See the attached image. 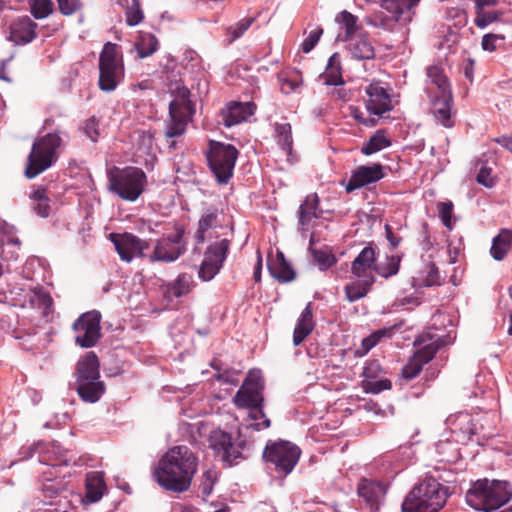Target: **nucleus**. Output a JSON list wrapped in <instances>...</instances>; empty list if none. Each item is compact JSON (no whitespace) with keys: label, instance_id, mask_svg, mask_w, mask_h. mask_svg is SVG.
Listing matches in <instances>:
<instances>
[{"label":"nucleus","instance_id":"13d9d810","mask_svg":"<svg viewBox=\"0 0 512 512\" xmlns=\"http://www.w3.org/2000/svg\"><path fill=\"white\" fill-rule=\"evenodd\" d=\"M504 39L503 35L488 33L482 37L481 46L483 50L493 52L497 49V42L504 41Z\"/></svg>","mask_w":512,"mask_h":512},{"label":"nucleus","instance_id":"bb28decb","mask_svg":"<svg viewBox=\"0 0 512 512\" xmlns=\"http://www.w3.org/2000/svg\"><path fill=\"white\" fill-rule=\"evenodd\" d=\"M430 89L437 91L438 94L452 91L449 79L441 65L435 64L426 68L425 92L427 95Z\"/></svg>","mask_w":512,"mask_h":512},{"label":"nucleus","instance_id":"7ed1b4c3","mask_svg":"<svg viewBox=\"0 0 512 512\" xmlns=\"http://www.w3.org/2000/svg\"><path fill=\"white\" fill-rule=\"evenodd\" d=\"M449 495L448 487L436 478L426 476L405 497L402 512H439Z\"/></svg>","mask_w":512,"mask_h":512},{"label":"nucleus","instance_id":"a18cd8bd","mask_svg":"<svg viewBox=\"0 0 512 512\" xmlns=\"http://www.w3.org/2000/svg\"><path fill=\"white\" fill-rule=\"evenodd\" d=\"M336 21L345 27V40L351 38L358 30L357 17L346 10L336 16Z\"/></svg>","mask_w":512,"mask_h":512},{"label":"nucleus","instance_id":"4c0bfd02","mask_svg":"<svg viewBox=\"0 0 512 512\" xmlns=\"http://www.w3.org/2000/svg\"><path fill=\"white\" fill-rule=\"evenodd\" d=\"M33 201L35 212L41 217H48L50 214V199L47 195L46 188L39 186L30 195Z\"/></svg>","mask_w":512,"mask_h":512},{"label":"nucleus","instance_id":"9b49d317","mask_svg":"<svg viewBox=\"0 0 512 512\" xmlns=\"http://www.w3.org/2000/svg\"><path fill=\"white\" fill-rule=\"evenodd\" d=\"M414 345L419 346V348L402 369V377L406 380L416 378L422 371L423 366L430 362L438 350L445 345V341L431 333H423L415 339Z\"/></svg>","mask_w":512,"mask_h":512},{"label":"nucleus","instance_id":"6e6d98bb","mask_svg":"<svg viewBox=\"0 0 512 512\" xmlns=\"http://www.w3.org/2000/svg\"><path fill=\"white\" fill-rule=\"evenodd\" d=\"M323 34V29L321 27H317L314 30L310 31L309 35L303 40L301 44V49L304 53L311 52L316 44L319 42L321 36Z\"/></svg>","mask_w":512,"mask_h":512},{"label":"nucleus","instance_id":"f03ea898","mask_svg":"<svg viewBox=\"0 0 512 512\" xmlns=\"http://www.w3.org/2000/svg\"><path fill=\"white\" fill-rule=\"evenodd\" d=\"M466 503L483 512H512V504L497 511L512 499V486L503 480L478 479L465 495Z\"/></svg>","mask_w":512,"mask_h":512},{"label":"nucleus","instance_id":"f8f14e48","mask_svg":"<svg viewBox=\"0 0 512 512\" xmlns=\"http://www.w3.org/2000/svg\"><path fill=\"white\" fill-rule=\"evenodd\" d=\"M301 455V450L288 441H279L267 445L263 457L273 464L276 473L285 477L292 472Z\"/></svg>","mask_w":512,"mask_h":512},{"label":"nucleus","instance_id":"de8ad7c7","mask_svg":"<svg viewBox=\"0 0 512 512\" xmlns=\"http://www.w3.org/2000/svg\"><path fill=\"white\" fill-rule=\"evenodd\" d=\"M33 295V301L38 305V307L43 308V314L45 316L52 312L53 300L48 291L42 287L35 288L33 290Z\"/></svg>","mask_w":512,"mask_h":512},{"label":"nucleus","instance_id":"4be33fe9","mask_svg":"<svg viewBox=\"0 0 512 512\" xmlns=\"http://www.w3.org/2000/svg\"><path fill=\"white\" fill-rule=\"evenodd\" d=\"M376 261V249L371 245L364 247L351 262L352 275L356 278L374 277Z\"/></svg>","mask_w":512,"mask_h":512},{"label":"nucleus","instance_id":"f257e3e1","mask_svg":"<svg viewBox=\"0 0 512 512\" xmlns=\"http://www.w3.org/2000/svg\"><path fill=\"white\" fill-rule=\"evenodd\" d=\"M198 469V458L185 445L173 446L153 470L154 480L166 491L184 493L191 487Z\"/></svg>","mask_w":512,"mask_h":512},{"label":"nucleus","instance_id":"09e8293b","mask_svg":"<svg viewBox=\"0 0 512 512\" xmlns=\"http://www.w3.org/2000/svg\"><path fill=\"white\" fill-rule=\"evenodd\" d=\"M217 479L218 475L216 470L208 469L203 472L200 479L199 489L201 490L204 498L208 497L212 493Z\"/></svg>","mask_w":512,"mask_h":512},{"label":"nucleus","instance_id":"49530a36","mask_svg":"<svg viewBox=\"0 0 512 512\" xmlns=\"http://www.w3.org/2000/svg\"><path fill=\"white\" fill-rule=\"evenodd\" d=\"M31 13L36 19H43L49 16L53 11V2L51 0H29Z\"/></svg>","mask_w":512,"mask_h":512},{"label":"nucleus","instance_id":"20e7f679","mask_svg":"<svg viewBox=\"0 0 512 512\" xmlns=\"http://www.w3.org/2000/svg\"><path fill=\"white\" fill-rule=\"evenodd\" d=\"M99 368V359L92 351L86 353L76 364V390L84 402L95 403L105 392Z\"/></svg>","mask_w":512,"mask_h":512},{"label":"nucleus","instance_id":"f3484780","mask_svg":"<svg viewBox=\"0 0 512 512\" xmlns=\"http://www.w3.org/2000/svg\"><path fill=\"white\" fill-rule=\"evenodd\" d=\"M264 385L261 377L253 372H249L242 386L233 397V403L238 408H253L263 405L262 391Z\"/></svg>","mask_w":512,"mask_h":512},{"label":"nucleus","instance_id":"69168bd1","mask_svg":"<svg viewBox=\"0 0 512 512\" xmlns=\"http://www.w3.org/2000/svg\"><path fill=\"white\" fill-rule=\"evenodd\" d=\"M59 490L60 489H59L58 485L52 481H48L47 483H44L43 487H42V492H43L44 496L47 498L56 497L59 493Z\"/></svg>","mask_w":512,"mask_h":512},{"label":"nucleus","instance_id":"aec40b11","mask_svg":"<svg viewBox=\"0 0 512 512\" xmlns=\"http://www.w3.org/2000/svg\"><path fill=\"white\" fill-rule=\"evenodd\" d=\"M384 371L377 360L367 361L362 372L364 380L362 388L367 393L378 394L384 390H389L392 383L384 377Z\"/></svg>","mask_w":512,"mask_h":512},{"label":"nucleus","instance_id":"5701e85b","mask_svg":"<svg viewBox=\"0 0 512 512\" xmlns=\"http://www.w3.org/2000/svg\"><path fill=\"white\" fill-rule=\"evenodd\" d=\"M255 108L252 102H231L220 111L221 121L226 127H232L253 115Z\"/></svg>","mask_w":512,"mask_h":512},{"label":"nucleus","instance_id":"0e129e2a","mask_svg":"<svg viewBox=\"0 0 512 512\" xmlns=\"http://www.w3.org/2000/svg\"><path fill=\"white\" fill-rule=\"evenodd\" d=\"M280 89L285 94L294 92L301 84L298 78H279Z\"/></svg>","mask_w":512,"mask_h":512},{"label":"nucleus","instance_id":"393cba45","mask_svg":"<svg viewBox=\"0 0 512 512\" xmlns=\"http://www.w3.org/2000/svg\"><path fill=\"white\" fill-rule=\"evenodd\" d=\"M37 24L28 16L14 21L10 27V39L17 45H24L36 37Z\"/></svg>","mask_w":512,"mask_h":512},{"label":"nucleus","instance_id":"774afa93","mask_svg":"<svg viewBox=\"0 0 512 512\" xmlns=\"http://www.w3.org/2000/svg\"><path fill=\"white\" fill-rule=\"evenodd\" d=\"M349 109L350 115L353 117V119L359 124L363 125L366 117L364 116V113L361 111V109L356 106H350Z\"/></svg>","mask_w":512,"mask_h":512},{"label":"nucleus","instance_id":"bf43d9fd","mask_svg":"<svg viewBox=\"0 0 512 512\" xmlns=\"http://www.w3.org/2000/svg\"><path fill=\"white\" fill-rule=\"evenodd\" d=\"M239 446H234V444L231 442V449H226V451L223 453L222 460L224 462H227L230 466L233 464H236L238 460L244 459V456L242 452L240 451Z\"/></svg>","mask_w":512,"mask_h":512},{"label":"nucleus","instance_id":"5fc2aeb1","mask_svg":"<svg viewBox=\"0 0 512 512\" xmlns=\"http://www.w3.org/2000/svg\"><path fill=\"white\" fill-rule=\"evenodd\" d=\"M425 275L421 279L424 286L430 287L434 285H441L442 278L435 263H429L424 271Z\"/></svg>","mask_w":512,"mask_h":512},{"label":"nucleus","instance_id":"7c9ffc66","mask_svg":"<svg viewBox=\"0 0 512 512\" xmlns=\"http://www.w3.org/2000/svg\"><path fill=\"white\" fill-rule=\"evenodd\" d=\"M217 226H219L218 210L215 208L206 209L198 221V229L194 236L196 244H203L206 240V232Z\"/></svg>","mask_w":512,"mask_h":512},{"label":"nucleus","instance_id":"0eeeda50","mask_svg":"<svg viewBox=\"0 0 512 512\" xmlns=\"http://www.w3.org/2000/svg\"><path fill=\"white\" fill-rule=\"evenodd\" d=\"M190 94V90L185 86L177 87L175 90V98L169 104V117L165 121L166 138H178L186 132L187 125L196 112Z\"/></svg>","mask_w":512,"mask_h":512},{"label":"nucleus","instance_id":"e2e57ef3","mask_svg":"<svg viewBox=\"0 0 512 512\" xmlns=\"http://www.w3.org/2000/svg\"><path fill=\"white\" fill-rule=\"evenodd\" d=\"M59 10L64 15H71L81 7L80 0H58Z\"/></svg>","mask_w":512,"mask_h":512},{"label":"nucleus","instance_id":"a19ab883","mask_svg":"<svg viewBox=\"0 0 512 512\" xmlns=\"http://www.w3.org/2000/svg\"><path fill=\"white\" fill-rule=\"evenodd\" d=\"M194 286L193 277L190 274L182 273L169 285L168 291L176 298L188 294Z\"/></svg>","mask_w":512,"mask_h":512},{"label":"nucleus","instance_id":"6ab92c4d","mask_svg":"<svg viewBox=\"0 0 512 512\" xmlns=\"http://www.w3.org/2000/svg\"><path fill=\"white\" fill-rule=\"evenodd\" d=\"M385 176L384 166L380 163L358 166L352 171L351 177L345 185V190L347 193H351L356 189L376 183Z\"/></svg>","mask_w":512,"mask_h":512},{"label":"nucleus","instance_id":"338daca9","mask_svg":"<svg viewBox=\"0 0 512 512\" xmlns=\"http://www.w3.org/2000/svg\"><path fill=\"white\" fill-rule=\"evenodd\" d=\"M385 234H386L387 240L389 241V243L393 249H395L396 247L399 246L402 239H401V237H398L393 233L392 227L389 224L385 225Z\"/></svg>","mask_w":512,"mask_h":512},{"label":"nucleus","instance_id":"8fccbe9b","mask_svg":"<svg viewBox=\"0 0 512 512\" xmlns=\"http://www.w3.org/2000/svg\"><path fill=\"white\" fill-rule=\"evenodd\" d=\"M254 20L253 17L243 18L235 25L227 28V33L230 35L228 43L230 44L240 38L250 28Z\"/></svg>","mask_w":512,"mask_h":512},{"label":"nucleus","instance_id":"37998d69","mask_svg":"<svg viewBox=\"0 0 512 512\" xmlns=\"http://www.w3.org/2000/svg\"><path fill=\"white\" fill-rule=\"evenodd\" d=\"M485 8L486 7L475 8L474 24L481 29L487 27L488 25L494 22L499 21L503 15L502 11H488Z\"/></svg>","mask_w":512,"mask_h":512},{"label":"nucleus","instance_id":"39448f33","mask_svg":"<svg viewBox=\"0 0 512 512\" xmlns=\"http://www.w3.org/2000/svg\"><path fill=\"white\" fill-rule=\"evenodd\" d=\"M108 189L119 198L134 202L144 192L147 183L145 172L138 167L113 166L107 172Z\"/></svg>","mask_w":512,"mask_h":512},{"label":"nucleus","instance_id":"ea45409f","mask_svg":"<svg viewBox=\"0 0 512 512\" xmlns=\"http://www.w3.org/2000/svg\"><path fill=\"white\" fill-rule=\"evenodd\" d=\"M392 335L391 328H383L372 332L369 336L362 339L361 349L356 351V355L364 356L374 348L383 338H389Z\"/></svg>","mask_w":512,"mask_h":512},{"label":"nucleus","instance_id":"58836bf2","mask_svg":"<svg viewBox=\"0 0 512 512\" xmlns=\"http://www.w3.org/2000/svg\"><path fill=\"white\" fill-rule=\"evenodd\" d=\"M350 50L353 57L359 60H370L375 57L374 47L366 37H359L355 39L351 44Z\"/></svg>","mask_w":512,"mask_h":512},{"label":"nucleus","instance_id":"a878e982","mask_svg":"<svg viewBox=\"0 0 512 512\" xmlns=\"http://www.w3.org/2000/svg\"><path fill=\"white\" fill-rule=\"evenodd\" d=\"M267 265L271 276L279 282H291L296 277V272L281 251H277L274 258H269Z\"/></svg>","mask_w":512,"mask_h":512},{"label":"nucleus","instance_id":"2f4dec72","mask_svg":"<svg viewBox=\"0 0 512 512\" xmlns=\"http://www.w3.org/2000/svg\"><path fill=\"white\" fill-rule=\"evenodd\" d=\"M106 490L104 474L100 471H94L87 474L86 477V497L90 502L99 501Z\"/></svg>","mask_w":512,"mask_h":512},{"label":"nucleus","instance_id":"603ef678","mask_svg":"<svg viewBox=\"0 0 512 512\" xmlns=\"http://www.w3.org/2000/svg\"><path fill=\"white\" fill-rule=\"evenodd\" d=\"M275 131L278 136V142L284 149L290 150L293 143L291 125L289 123H277L275 125Z\"/></svg>","mask_w":512,"mask_h":512},{"label":"nucleus","instance_id":"864d4df0","mask_svg":"<svg viewBox=\"0 0 512 512\" xmlns=\"http://www.w3.org/2000/svg\"><path fill=\"white\" fill-rule=\"evenodd\" d=\"M453 207L454 206L451 201L437 203L439 217L443 225L450 231L453 229L454 226L452 221Z\"/></svg>","mask_w":512,"mask_h":512},{"label":"nucleus","instance_id":"b1692460","mask_svg":"<svg viewBox=\"0 0 512 512\" xmlns=\"http://www.w3.org/2000/svg\"><path fill=\"white\" fill-rule=\"evenodd\" d=\"M357 493L373 510L378 508L380 500L386 493V488L379 481L363 478L358 484Z\"/></svg>","mask_w":512,"mask_h":512},{"label":"nucleus","instance_id":"72a5a7b5","mask_svg":"<svg viewBox=\"0 0 512 512\" xmlns=\"http://www.w3.org/2000/svg\"><path fill=\"white\" fill-rule=\"evenodd\" d=\"M511 246L512 230L501 229L499 234L493 238L490 254L495 260L502 261L508 254Z\"/></svg>","mask_w":512,"mask_h":512},{"label":"nucleus","instance_id":"ddd939ff","mask_svg":"<svg viewBox=\"0 0 512 512\" xmlns=\"http://www.w3.org/2000/svg\"><path fill=\"white\" fill-rule=\"evenodd\" d=\"M184 234L183 226L175 225L173 234L163 236L156 241L153 252L148 254V261L150 263L176 261L186 250L183 242Z\"/></svg>","mask_w":512,"mask_h":512},{"label":"nucleus","instance_id":"e433bc0d","mask_svg":"<svg viewBox=\"0 0 512 512\" xmlns=\"http://www.w3.org/2000/svg\"><path fill=\"white\" fill-rule=\"evenodd\" d=\"M158 44V39L155 35L141 33L135 43V48L140 58H146L157 51Z\"/></svg>","mask_w":512,"mask_h":512},{"label":"nucleus","instance_id":"4d7b16f0","mask_svg":"<svg viewBox=\"0 0 512 512\" xmlns=\"http://www.w3.org/2000/svg\"><path fill=\"white\" fill-rule=\"evenodd\" d=\"M250 410V413H249V416L255 420V421H258V420H263L261 423H256V429L257 430H260V429H263V428H269L270 425H271V422L268 418H266L265 416V413L263 411V405L262 406H259V407H253V408H249Z\"/></svg>","mask_w":512,"mask_h":512},{"label":"nucleus","instance_id":"1a4fd4ad","mask_svg":"<svg viewBox=\"0 0 512 512\" xmlns=\"http://www.w3.org/2000/svg\"><path fill=\"white\" fill-rule=\"evenodd\" d=\"M238 154L234 145L210 140L205 155L208 167L219 184H228L232 178Z\"/></svg>","mask_w":512,"mask_h":512},{"label":"nucleus","instance_id":"412c9836","mask_svg":"<svg viewBox=\"0 0 512 512\" xmlns=\"http://www.w3.org/2000/svg\"><path fill=\"white\" fill-rule=\"evenodd\" d=\"M365 93L367 95L365 106L371 114L382 116L393 109L391 97L387 89L382 87L379 82L370 83L365 88Z\"/></svg>","mask_w":512,"mask_h":512},{"label":"nucleus","instance_id":"f704fd0d","mask_svg":"<svg viewBox=\"0 0 512 512\" xmlns=\"http://www.w3.org/2000/svg\"><path fill=\"white\" fill-rule=\"evenodd\" d=\"M319 197L316 193L307 195L305 201L299 207V223L308 225L313 218L319 217Z\"/></svg>","mask_w":512,"mask_h":512},{"label":"nucleus","instance_id":"423d86ee","mask_svg":"<svg viewBox=\"0 0 512 512\" xmlns=\"http://www.w3.org/2000/svg\"><path fill=\"white\" fill-rule=\"evenodd\" d=\"M62 139L57 133H48L38 138L32 145L27 158L24 175L33 179L48 170L58 160V149Z\"/></svg>","mask_w":512,"mask_h":512},{"label":"nucleus","instance_id":"6e6552de","mask_svg":"<svg viewBox=\"0 0 512 512\" xmlns=\"http://www.w3.org/2000/svg\"><path fill=\"white\" fill-rule=\"evenodd\" d=\"M124 78L123 55L117 44L107 42L99 56V81L102 91L112 92Z\"/></svg>","mask_w":512,"mask_h":512},{"label":"nucleus","instance_id":"cd10ccee","mask_svg":"<svg viewBox=\"0 0 512 512\" xmlns=\"http://www.w3.org/2000/svg\"><path fill=\"white\" fill-rule=\"evenodd\" d=\"M312 305L308 303L302 311L293 332V344L300 345L314 330Z\"/></svg>","mask_w":512,"mask_h":512},{"label":"nucleus","instance_id":"680f3d73","mask_svg":"<svg viewBox=\"0 0 512 512\" xmlns=\"http://www.w3.org/2000/svg\"><path fill=\"white\" fill-rule=\"evenodd\" d=\"M83 130L91 141L96 142L98 140L100 135L98 130V121L94 117L85 121Z\"/></svg>","mask_w":512,"mask_h":512},{"label":"nucleus","instance_id":"a211bd4d","mask_svg":"<svg viewBox=\"0 0 512 512\" xmlns=\"http://www.w3.org/2000/svg\"><path fill=\"white\" fill-rule=\"evenodd\" d=\"M430 112L435 121L445 128H452L455 125L453 110L454 101L452 91L438 94L437 91L428 90Z\"/></svg>","mask_w":512,"mask_h":512},{"label":"nucleus","instance_id":"c756f323","mask_svg":"<svg viewBox=\"0 0 512 512\" xmlns=\"http://www.w3.org/2000/svg\"><path fill=\"white\" fill-rule=\"evenodd\" d=\"M375 277L357 278L349 282L344 287L346 299L349 302H355L364 298L375 283Z\"/></svg>","mask_w":512,"mask_h":512},{"label":"nucleus","instance_id":"c03bdc74","mask_svg":"<svg viewBox=\"0 0 512 512\" xmlns=\"http://www.w3.org/2000/svg\"><path fill=\"white\" fill-rule=\"evenodd\" d=\"M401 257L398 255H391L386 258L385 263L377 264L375 267V272L383 277L389 278L391 276L396 275L399 272Z\"/></svg>","mask_w":512,"mask_h":512},{"label":"nucleus","instance_id":"473e14b6","mask_svg":"<svg viewBox=\"0 0 512 512\" xmlns=\"http://www.w3.org/2000/svg\"><path fill=\"white\" fill-rule=\"evenodd\" d=\"M320 79L326 85L338 86L344 84L340 56L334 53L330 56L326 69L320 74Z\"/></svg>","mask_w":512,"mask_h":512},{"label":"nucleus","instance_id":"2eb2a0df","mask_svg":"<svg viewBox=\"0 0 512 512\" xmlns=\"http://www.w3.org/2000/svg\"><path fill=\"white\" fill-rule=\"evenodd\" d=\"M229 247L230 241L228 239H222L218 242H214L207 247L198 272L199 277L203 281L212 280L220 271L224 261L226 260Z\"/></svg>","mask_w":512,"mask_h":512},{"label":"nucleus","instance_id":"052dcab7","mask_svg":"<svg viewBox=\"0 0 512 512\" xmlns=\"http://www.w3.org/2000/svg\"><path fill=\"white\" fill-rule=\"evenodd\" d=\"M477 182L487 188H491L495 185V178L492 176V169L490 167L483 166L476 178Z\"/></svg>","mask_w":512,"mask_h":512},{"label":"nucleus","instance_id":"9d476101","mask_svg":"<svg viewBox=\"0 0 512 512\" xmlns=\"http://www.w3.org/2000/svg\"><path fill=\"white\" fill-rule=\"evenodd\" d=\"M418 2L419 0H382L381 7L389 15L379 11L366 16L364 21L369 26L392 32L402 19L411 21L410 11Z\"/></svg>","mask_w":512,"mask_h":512},{"label":"nucleus","instance_id":"dca6fc26","mask_svg":"<svg viewBox=\"0 0 512 512\" xmlns=\"http://www.w3.org/2000/svg\"><path fill=\"white\" fill-rule=\"evenodd\" d=\"M115 249L122 261L131 262L134 258H147L150 244L132 233L110 234Z\"/></svg>","mask_w":512,"mask_h":512},{"label":"nucleus","instance_id":"c85d7f7f","mask_svg":"<svg viewBox=\"0 0 512 512\" xmlns=\"http://www.w3.org/2000/svg\"><path fill=\"white\" fill-rule=\"evenodd\" d=\"M309 251L312 255L314 263L321 271H326L337 263V257L333 253L332 248L327 245L317 248L314 245L313 236L309 241Z\"/></svg>","mask_w":512,"mask_h":512},{"label":"nucleus","instance_id":"c9c22d12","mask_svg":"<svg viewBox=\"0 0 512 512\" xmlns=\"http://www.w3.org/2000/svg\"><path fill=\"white\" fill-rule=\"evenodd\" d=\"M390 145L391 140L386 136V131L380 129L377 130L362 146L361 153L369 156L389 147Z\"/></svg>","mask_w":512,"mask_h":512},{"label":"nucleus","instance_id":"3c124183","mask_svg":"<svg viewBox=\"0 0 512 512\" xmlns=\"http://www.w3.org/2000/svg\"><path fill=\"white\" fill-rule=\"evenodd\" d=\"M132 3L126 8V23L129 26L138 25L144 18L143 10L139 0H131Z\"/></svg>","mask_w":512,"mask_h":512},{"label":"nucleus","instance_id":"79ce46f5","mask_svg":"<svg viewBox=\"0 0 512 512\" xmlns=\"http://www.w3.org/2000/svg\"><path fill=\"white\" fill-rule=\"evenodd\" d=\"M231 440L232 437L230 434L222 431V430H215L212 431L209 442L210 447L218 454L223 455V453L226 451V449H231Z\"/></svg>","mask_w":512,"mask_h":512},{"label":"nucleus","instance_id":"4468645a","mask_svg":"<svg viewBox=\"0 0 512 512\" xmlns=\"http://www.w3.org/2000/svg\"><path fill=\"white\" fill-rule=\"evenodd\" d=\"M102 315L97 310L81 314L73 323L75 343L82 348L94 347L101 338Z\"/></svg>","mask_w":512,"mask_h":512}]
</instances>
